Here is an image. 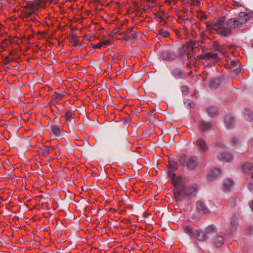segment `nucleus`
<instances>
[{"label":"nucleus","instance_id":"obj_37","mask_svg":"<svg viewBox=\"0 0 253 253\" xmlns=\"http://www.w3.org/2000/svg\"><path fill=\"white\" fill-rule=\"evenodd\" d=\"M123 39L126 41H128V40H129L130 39V35H127V36H125L124 38H123Z\"/></svg>","mask_w":253,"mask_h":253},{"label":"nucleus","instance_id":"obj_2","mask_svg":"<svg viewBox=\"0 0 253 253\" xmlns=\"http://www.w3.org/2000/svg\"><path fill=\"white\" fill-rule=\"evenodd\" d=\"M173 185L174 197L177 202H181L187 198L191 199L196 195L198 189L196 184H191L186 186L182 178H177L175 180Z\"/></svg>","mask_w":253,"mask_h":253},{"label":"nucleus","instance_id":"obj_38","mask_svg":"<svg viewBox=\"0 0 253 253\" xmlns=\"http://www.w3.org/2000/svg\"><path fill=\"white\" fill-rule=\"evenodd\" d=\"M57 101L55 99H53L50 102V104H53V105H56L57 104Z\"/></svg>","mask_w":253,"mask_h":253},{"label":"nucleus","instance_id":"obj_43","mask_svg":"<svg viewBox=\"0 0 253 253\" xmlns=\"http://www.w3.org/2000/svg\"><path fill=\"white\" fill-rule=\"evenodd\" d=\"M195 45H196V42H193L192 43V48H194L195 47Z\"/></svg>","mask_w":253,"mask_h":253},{"label":"nucleus","instance_id":"obj_7","mask_svg":"<svg viewBox=\"0 0 253 253\" xmlns=\"http://www.w3.org/2000/svg\"><path fill=\"white\" fill-rule=\"evenodd\" d=\"M234 181L231 179H224L222 184V189L224 192L230 191L234 186Z\"/></svg>","mask_w":253,"mask_h":253},{"label":"nucleus","instance_id":"obj_22","mask_svg":"<svg viewBox=\"0 0 253 253\" xmlns=\"http://www.w3.org/2000/svg\"><path fill=\"white\" fill-rule=\"evenodd\" d=\"M223 243L224 239L221 236H218L214 239V244L217 248L220 247Z\"/></svg>","mask_w":253,"mask_h":253},{"label":"nucleus","instance_id":"obj_30","mask_svg":"<svg viewBox=\"0 0 253 253\" xmlns=\"http://www.w3.org/2000/svg\"><path fill=\"white\" fill-rule=\"evenodd\" d=\"M231 63L233 67H237L238 65L239 62L237 60H233L231 61Z\"/></svg>","mask_w":253,"mask_h":253},{"label":"nucleus","instance_id":"obj_39","mask_svg":"<svg viewBox=\"0 0 253 253\" xmlns=\"http://www.w3.org/2000/svg\"><path fill=\"white\" fill-rule=\"evenodd\" d=\"M249 231L251 234H253V225L249 227Z\"/></svg>","mask_w":253,"mask_h":253},{"label":"nucleus","instance_id":"obj_8","mask_svg":"<svg viewBox=\"0 0 253 253\" xmlns=\"http://www.w3.org/2000/svg\"><path fill=\"white\" fill-rule=\"evenodd\" d=\"M217 158L219 161L230 162L233 160V157L231 153L224 152L218 154Z\"/></svg>","mask_w":253,"mask_h":253},{"label":"nucleus","instance_id":"obj_27","mask_svg":"<svg viewBox=\"0 0 253 253\" xmlns=\"http://www.w3.org/2000/svg\"><path fill=\"white\" fill-rule=\"evenodd\" d=\"M231 226L232 227V230H233L234 229L236 228V227L238 225V221L236 219H233L231 222Z\"/></svg>","mask_w":253,"mask_h":253},{"label":"nucleus","instance_id":"obj_6","mask_svg":"<svg viewBox=\"0 0 253 253\" xmlns=\"http://www.w3.org/2000/svg\"><path fill=\"white\" fill-rule=\"evenodd\" d=\"M196 145L198 151L202 153H206L209 150L208 144L204 138H198L196 141Z\"/></svg>","mask_w":253,"mask_h":253},{"label":"nucleus","instance_id":"obj_23","mask_svg":"<svg viewBox=\"0 0 253 253\" xmlns=\"http://www.w3.org/2000/svg\"><path fill=\"white\" fill-rule=\"evenodd\" d=\"M213 47L215 50L220 52H223L225 49L224 45H220L216 42H213Z\"/></svg>","mask_w":253,"mask_h":253},{"label":"nucleus","instance_id":"obj_24","mask_svg":"<svg viewBox=\"0 0 253 253\" xmlns=\"http://www.w3.org/2000/svg\"><path fill=\"white\" fill-rule=\"evenodd\" d=\"M61 129L57 126H51V133L56 136L59 135Z\"/></svg>","mask_w":253,"mask_h":253},{"label":"nucleus","instance_id":"obj_4","mask_svg":"<svg viewBox=\"0 0 253 253\" xmlns=\"http://www.w3.org/2000/svg\"><path fill=\"white\" fill-rule=\"evenodd\" d=\"M177 57L176 53L170 48L164 49L161 51L159 55L160 60H166L167 61H172Z\"/></svg>","mask_w":253,"mask_h":253},{"label":"nucleus","instance_id":"obj_9","mask_svg":"<svg viewBox=\"0 0 253 253\" xmlns=\"http://www.w3.org/2000/svg\"><path fill=\"white\" fill-rule=\"evenodd\" d=\"M196 208L199 212L205 214L210 212L209 209L203 202L199 201L196 203Z\"/></svg>","mask_w":253,"mask_h":253},{"label":"nucleus","instance_id":"obj_47","mask_svg":"<svg viewBox=\"0 0 253 253\" xmlns=\"http://www.w3.org/2000/svg\"><path fill=\"white\" fill-rule=\"evenodd\" d=\"M252 146H253V140H252Z\"/></svg>","mask_w":253,"mask_h":253},{"label":"nucleus","instance_id":"obj_44","mask_svg":"<svg viewBox=\"0 0 253 253\" xmlns=\"http://www.w3.org/2000/svg\"><path fill=\"white\" fill-rule=\"evenodd\" d=\"M251 19H253V11H250Z\"/></svg>","mask_w":253,"mask_h":253},{"label":"nucleus","instance_id":"obj_42","mask_svg":"<svg viewBox=\"0 0 253 253\" xmlns=\"http://www.w3.org/2000/svg\"><path fill=\"white\" fill-rule=\"evenodd\" d=\"M32 13L31 12H26V16L27 17H30L32 15Z\"/></svg>","mask_w":253,"mask_h":253},{"label":"nucleus","instance_id":"obj_29","mask_svg":"<svg viewBox=\"0 0 253 253\" xmlns=\"http://www.w3.org/2000/svg\"><path fill=\"white\" fill-rule=\"evenodd\" d=\"M102 46V43L101 42L98 43L97 44H91V46L93 48H100Z\"/></svg>","mask_w":253,"mask_h":253},{"label":"nucleus","instance_id":"obj_36","mask_svg":"<svg viewBox=\"0 0 253 253\" xmlns=\"http://www.w3.org/2000/svg\"><path fill=\"white\" fill-rule=\"evenodd\" d=\"M73 42L74 43V45H76L78 44V41L77 39V38L76 37H74L72 39Z\"/></svg>","mask_w":253,"mask_h":253},{"label":"nucleus","instance_id":"obj_45","mask_svg":"<svg viewBox=\"0 0 253 253\" xmlns=\"http://www.w3.org/2000/svg\"><path fill=\"white\" fill-rule=\"evenodd\" d=\"M252 45L253 47V40L252 41Z\"/></svg>","mask_w":253,"mask_h":253},{"label":"nucleus","instance_id":"obj_17","mask_svg":"<svg viewBox=\"0 0 253 253\" xmlns=\"http://www.w3.org/2000/svg\"><path fill=\"white\" fill-rule=\"evenodd\" d=\"M234 122L235 119L230 116H226L224 119V124L227 128H230Z\"/></svg>","mask_w":253,"mask_h":253},{"label":"nucleus","instance_id":"obj_35","mask_svg":"<svg viewBox=\"0 0 253 253\" xmlns=\"http://www.w3.org/2000/svg\"><path fill=\"white\" fill-rule=\"evenodd\" d=\"M248 187H249V190L253 192V182L250 183L249 184Z\"/></svg>","mask_w":253,"mask_h":253},{"label":"nucleus","instance_id":"obj_41","mask_svg":"<svg viewBox=\"0 0 253 253\" xmlns=\"http://www.w3.org/2000/svg\"><path fill=\"white\" fill-rule=\"evenodd\" d=\"M250 207L252 211H253V200L252 201L250 204Z\"/></svg>","mask_w":253,"mask_h":253},{"label":"nucleus","instance_id":"obj_1","mask_svg":"<svg viewBox=\"0 0 253 253\" xmlns=\"http://www.w3.org/2000/svg\"><path fill=\"white\" fill-rule=\"evenodd\" d=\"M251 19L250 11L241 12L238 17L231 18L225 20V17L219 18L214 23H207V27L214 30L220 36L228 37L232 33V29H238L243 27Z\"/></svg>","mask_w":253,"mask_h":253},{"label":"nucleus","instance_id":"obj_34","mask_svg":"<svg viewBox=\"0 0 253 253\" xmlns=\"http://www.w3.org/2000/svg\"><path fill=\"white\" fill-rule=\"evenodd\" d=\"M56 94L57 95V97L58 98H63L64 96V95H65V92H62V93H57V92H56Z\"/></svg>","mask_w":253,"mask_h":253},{"label":"nucleus","instance_id":"obj_25","mask_svg":"<svg viewBox=\"0 0 253 253\" xmlns=\"http://www.w3.org/2000/svg\"><path fill=\"white\" fill-rule=\"evenodd\" d=\"M51 149L52 150L53 149V148L51 147V146H49L48 147H45L42 149V154L44 156H46L50 152V149Z\"/></svg>","mask_w":253,"mask_h":253},{"label":"nucleus","instance_id":"obj_10","mask_svg":"<svg viewBox=\"0 0 253 253\" xmlns=\"http://www.w3.org/2000/svg\"><path fill=\"white\" fill-rule=\"evenodd\" d=\"M201 59H212L213 61L217 62L218 59V54L217 53H213L211 52L206 53L200 56Z\"/></svg>","mask_w":253,"mask_h":253},{"label":"nucleus","instance_id":"obj_31","mask_svg":"<svg viewBox=\"0 0 253 253\" xmlns=\"http://www.w3.org/2000/svg\"><path fill=\"white\" fill-rule=\"evenodd\" d=\"M66 117L67 119L70 120L72 118V113L70 111H67L66 113Z\"/></svg>","mask_w":253,"mask_h":253},{"label":"nucleus","instance_id":"obj_46","mask_svg":"<svg viewBox=\"0 0 253 253\" xmlns=\"http://www.w3.org/2000/svg\"><path fill=\"white\" fill-rule=\"evenodd\" d=\"M132 28H131V29H130L129 30L130 31V32H131V31H132Z\"/></svg>","mask_w":253,"mask_h":253},{"label":"nucleus","instance_id":"obj_28","mask_svg":"<svg viewBox=\"0 0 253 253\" xmlns=\"http://www.w3.org/2000/svg\"><path fill=\"white\" fill-rule=\"evenodd\" d=\"M231 141L232 143L234 145H236L239 143V140L236 137L232 138L231 140Z\"/></svg>","mask_w":253,"mask_h":253},{"label":"nucleus","instance_id":"obj_21","mask_svg":"<svg viewBox=\"0 0 253 253\" xmlns=\"http://www.w3.org/2000/svg\"><path fill=\"white\" fill-rule=\"evenodd\" d=\"M207 112L210 117H213L216 114L217 109L214 106L209 107L207 108Z\"/></svg>","mask_w":253,"mask_h":253},{"label":"nucleus","instance_id":"obj_5","mask_svg":"<svg viewBox=\"0 0 253 253\" xmlns=\"http://www.w3.org/2000/svg\"><path fill=\"white\" fill-rule=\"evenodd\" d=\"M178 168V165L177 162L174 161H169V170L168 174L169 177L171 179L173 185L175 180L177 178H181L180 176H176L175 174L174 173V171L176 170Z\"/></svg>","mask_w":253,"mask_h":253},{"label":"nucleus","instance_id":"obj_18","mask_svg":"<svg viewBox=\"0 0 253 253\" xmlns=\"http://www.w3.org/2000/svg\"><path fill=\"white\" fill-rule=\"evenodd\" d=\"M183 228L184 232L189 235L190 237H195L197 229H193L188 226H184Z\"/></svg>","mask_w":253,"mask_h":253},{"label":"nucleus","instance_id":"obj_40","mask_svg":"<svg viewBox=\"0 0 253 253\" xmlns=\"http://www.w3.org/2000/svg\"><path fill=\"white\" fill-rule=\"evenodd\" d=\"M234 71H235L236 73H239L241 71V69L239 67H237L236 68L234 69Z\"/></svg>","mask_w":253,"mask_h":253},{"label":"nucleus","instance_id":"obj_12","mask_svg":"<svg viewBox=\"0 0 253 253\" xmlns=\"http://www.w3.org/2000/svg\"><path fill=\"white\" fill-rule=\"evenodd\" d=\"M172 75L176 79H184L186 76L185 73L183 71L177 69L172 71Z\"/></svg>","mask_w":253,"mask_h":253},{"label":"nucleus","instance_id":"obj_16","mask_svg":"<svg viewBox=\"0 0 253 253\" xmlns=\"http://www.w3.org/2000/svg\"><path fill=\"white\" fill-rule=\"evenodd\" d=\"M243 116L246 120L250 122L253 121V112L251 110L247 109H245Z\"/></svg>","mask_w":253,"mask_h":253},{"label":"nucleus","instance_id":"obj_20","mask_svg":"<svg viewBox=\"0 0 253 253\" xmlns=\"http://www.w3.org/2000/svg\"><path fill=\"white\" fill-rule=\"evenodd\" d=\"M215 227L213 225H211L207 226L204 230V233L208 238V236L210 234L214 232Z\"/></svg>","mask_w":253,"mask_h":253},{"label":"nucleus","instance_id":"obj_14","mask_svg":"<svg viewBox=\"0 0 253 253\" xmlns=\"http://www.w3.org/2000/svg\"><path fill=\"white\" fill-rule=\"evenodd\" d=\"M199 126L201 130L205 132L211 128V125L209 122L202 121L199 123Z\"/></svg>","mask_w":253,"mask_h":253},{"label":"nucleus","instance_id":"obj_19","mask_svg":"<svg viewBox=\"0 0 253 253\" xmlns=\"http://www.w3.org/2000/svg\"><path fill=\"white\" fill-rule=\"evenodd\" d=\"M195 237L200 242H204L208 239L205 234H201L199 230H196Z\"/></svg>","mask_w":253,"mask_h":253},{"label":"nucleus","instance_id":"obj_13","mask_svg":"<svg viewBox=\"0 0 253 253\" xmlns=\"http://www.w3.org/2000/svg\"><path fill=\"white\" fill-rule=\"evenodd\" d=\"M243 170L246 173L251 175L253 177V165L250 163H246L242 166Z\"/></svg>","mask_w":253,"mask_h":253},{"label":"nucleus","instance_id":"obj_32","mask_svg":"<svg viewBox=\"0 0 253 253\" xmlns=\"http://www.w3.org/2000/svg\"><path fill=\"white\" fill-rule=\"evenodd\" d=\"M101 43H102V45H109L111 44V42L109 40H104L102 41Z\"/></svg>","mask_w":253,"mask_h":253},{"label":"nucleus","instance_id":"obj_26","mask_svg":"<svg viewBox=\"0 0 253 253\" xmlns=\"http://www.w3.org/2000/svg\"><path fill=\"white\" fill-rule=\"evenodd\" d=\"M159 34L163 37H167L169 36V33L164 30H160L159 31Z\"/></svg>","mask_w":253,"mask_h":253},{"label":"nucleus","instance_id":"obj_3","mask_svg":"<svg viewBox=\"0 0 253 253\" xmlns=\"http://www.w3.org/2000/svg\"><path fill=\"white\" fill-rule=\"evenodd\" d=\"M179 163L182 165L185 164L188 170H192L196 169L199 164V158L196 156L187 157L183 155L180 157Z\"/></svg>","mask_w":253,"mask_h":253},{"label":"nucleus","instance_id":"obj_33","mask_svg":"<svg viewBox=\"0 0 253 253\" xmlns=\"http://www.w3.org/2000/svg\"><path fill=\"white\" fill-rule=\"evenodd\" d=\"M130 36L131 39H136L138 38V35L135 33L132 34Z\"/></svg>","mask_w":253,"mask_h":253},{"label":"nucleus","instance_id":"obj_15","mask_svg":"<svg viewBox=\"0 0 253 253\" xmlns=\"http://www.w3.org/2000/svg\"><path fill=\"white\" fill-rule=\"evenodd\" d=\"M220 84L219 79L213 78L210 81L209 86L211 89H215L220 85Z\"/></svg>","mask_w":253,"mask_h":253},{"label":"nucleus","instance_id":"obj_11","mask_svg":"<svg viewBox=\"0 0 253 253\" xmlns=\"http://www.w3.org/2000/svg\"><path fill=\"white\" fill-rule=\"evenodd\" d=\"M220 169L219 168H215L211 169L208 173V179L212 181L213 178L217 177L220 173Z\"/></svg>","mask_w":253,"mask_h":253}]
</instances>
